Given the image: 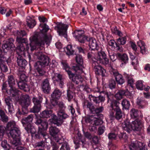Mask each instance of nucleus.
I'll return each instance as SVG.
<instances>
[{"label": "nucleus", "mask_w": 150, "mask_h": 150, "mask_svg": "<svg viewBox=\"0 0 150 150\" xmlns=\"http://www.w3.org/2000/svg\"><path fill=\"white\" fill-rule=\"evenodd\" d=\"M88 98L91 100H92L95 104L94 105L92 103L88 100H83V106L84 108L88 109L90 112L94 115L95 116H97L98 118L103 117V115L100 114L103 110V107L101 105L99 107L100 103H102L105 100V97L100 95L97 97H95L91 95L88 96Z\"/></svg>", "instance_id": "nucleus-1"}, {"label": "nucleus", "mask_w": 150, "mask_h": 150, "mask_svg": "<svg viewBox=\"0 0 150 150\" xmlns=\"http://www.w3.org/2000/svg\"><path fill=\"white\" fill-rule=\"evenodd\" d=\"M30 50L33 51L36 49V44L42 46L44 45L45 43L48 44L51 40V37L50 36L48 38L46 35L42 33H35L30 38Z\"/></svg>", "instance_id": "nucleus-2"}, {"label": "nucleus", "mask_w": 150, "mask_h": 150, "mask_svg": "<svg viewBox=\"0 0 150 150\" xmlns=\"http://www.w3.org/2000/svg\"><path fill=\"white\" fill-rule=\"evenodd\" d=\"M123 129L128 133H130L132 130L140 131L142 127V121L139 119H136L130 124L129 120L126 119L122 124Z\"/></svg>", "instance_id": "nucleus-3"}, {"label": "nucleus", "mask_w": 150, "mask_h": 150, "mask_svg": "<svg viewBox=\"0 0 150 150\" xmlns=\"http://www.w3.org/2000/svg\"><path fill=\"white\" fill-rule=\"evenodd\" d=\"M63 69L67 72L69 79L76 84L81 83L83 81V79L80 74H74L70 70L71 68L68 64L66 62H62Z\"/></svg>", "instance_id": "nucleus-4"}, {"label": "nucleus", "mask_w": 150, "mask_h": 150, "mask_svg": "<svg viewBox=\"0 0 150 150\" xmlns=\"http://www.w3.org/2000/svg\"><path fill=\"white\" fill-rule=\"evenodd\" d=\"M30 103V100L29 95L27 94L22 95L19 100V103L22 107V112L20 111L19 109L18 108L17 114L21 115L26 113L28 111V108Z\"/></svg>", "instance_id": "nucleus-5"}, {"label": "nucleus", "mask_w": 150, "mask_h": 150, "mask_svg": "<svg viewBox=\"0 0 150 150\" xmlns=\"http://www.w3.org/2000/svg\"><path fill=\"white\" fill-rule=\"evenodd\" d=\"M21 133L18 127L10 131L8 134V136L9 137H11L13 139L10 141V143L14 147L16 145L21 144V138L20 137Z\"/></svg>", "instance_id": "nucleus-6"}, {"label": "nucleus", "mask_w": 150, "mask_h": 150, "mask_svg": "<svg viewBox=\"0 0 150 150\" xmlns=\"http://www.w3.org/2000/svg\"><path fill=\"white\" fill-rule=\"evenodd\" d=\"M16 41L18 43L16 49V56L24 55L25 51V46H26L27 50L29 49L28 45L27 43V39L24 38L18 37L16 38Z\"/></svg>", "instance_id": "nucleus-7"}, {"label": "nucleus", "mask_w": 150, "mask_h": 150, "mask_svg": "<svg viewBox=\"0 0 150 150\" xmlns=\"http://www.w3.org/2000/svg\"><path fill=\"white\" fill-rule=\"evenodd\" d=\"M57 115L58 118L55 115H53L51 122L52 123L59 126L63 123L62 120L67 118L68 115L65 113V112H58Z\"/></svg>", "instance_id": "nucleus-8"}, {"label": "nucleus", "mask_w": 150, "mask_h": 150, "mask_svg": "<svg viewBox=\"0 0 150 150\" xmlns=\"http://www.w3.org/2000/svg\"><path fill=\"white\" fill-rule=\"evenodd\" d=\"M35 54L37 58L40 60V61L35 63L36 65H40L43 67L48 66L49 63V58L48 57L42 54L41 52H36Z\"/></svg>", "instance_id": "nucleus-9"}, {"label": "nucleus", "mask_w": 150, "mask_h": 150, "mask_svg": "<svg viewBox=\"0 0 150 150\" xmlns=\"http://www.w3.org/2000/svg\"><path fill=\"white\" fill-rule=\"evenodd\" d=\"M43 98L41 96L38 97H34L32 99V101L34 106L30 109L31 112L33 113L38 112L41 109V103L42 102Z\"/></svg>", "instance_id": "nucleus-10"}, {"label": "nucleus", "mask_w": 150, "mask_h": 150, "mask_svg": "<svg viewBox=\"0 0 150 150\" xmlns=\"http://www.w3.org/2000/svg\"><path fill=\"white\" fill-rule=\"evenodd\" d=\"M42 125V127H38V132L35 134L36 138L38 139H42L43 138L45 139L46 141L47 138H48V136L47 134L46 130L48 128V126L45 124Z\"/></svg>", "instance_id": "nucleus-11"}, {"label": "nucleus", "mask_w": 150, "mask_h": 150, "mask_svg": "<svg viewBox=\"0 0 150 150\" xmlns=\"http://www.w3.org/2000/svg\"><path fill=\"white\" fill-rule=\"evenodd\" d=\"M68 27L67 25L60 23L57 24V26L55 27L54 29L57 31L60 36H63L65 38H67V31Z\"/></svg>", "instance_id": "nucleus-12"}, {"label": "nucleus", "mask_w": 150, "mask_h": 150, "mask_svg": "<svg viewBox=\"0 0 150 150\" xmlns=\"http://www.w3.org/2000/svg\"><path fill=\"white\" fill-rule=\"evenodd\" d=\"M73 34L75 38L81 43H84L86 41H88L89 38L85 35L82 31L75 30Z\"/></svg>", "instance_id": "nucleus-13"}, {"label": "nucleus", "mask_w": 150, "mask_h": 150, "mask_svg": "<svg viewBox=\"0 0 150 150\" xmlns=\"http://www.w3.org/2000/svg\"><path fill=\"white\" fill-rule=\"evenodd\" d=\"M109 117L111 120L116 119L119 120L122 117V113L121 109L110 111Z\"/></svg>", "instance_id": "nucleus-14"}, {"label": "nucleus", "mask_w": 150, "mask_h": 150, "mask_svg": "<svg viewBox=\"0 0 150 150\" xmlns=\"http://www.w3.org/2000/svg\"><path fill=\"white\" fill-rule=\"evenodd\" d=\"M2 53L1 54V70L2 71L6 72L8 71V68L6 65V64L8 63V57L6 54H4V53Z\"/></svg>", "instance_id": "nucleus-15"}, {"label": "nucleus", "mask_w": 150, "mask_h": 150, "mask_svg": "<svg viewBox=\"0 0 150 150\" xmlns=\"http://www.w3.org/2000/svg\"><path fill=\"white\" fill-rule=\"evenodd\" d=\"M126 39V37H124L120 38L117 40V42H115L116 50L120 52L123 51V48L121 45H123L125 44Z\"/></svg>", "instance_id": "nucleus-16"}, {"label": "nucleus", "mask_w": 150, "mask_h": 150, "mask_svg": "<svg viewBox=\"0 0 150 150\" xmlns=\"http://www.w3.org/2000/svg\"><path fill=\"white\" fill-rule=\"evenodd\" d=\"M41 85L42 91L45 93L48 94L50 93L51 88L49 80L48 79L43 80Z\"/></svg>", "instance_id": "nucleus-17"}, {"label": "nucleus", "mask_w": 150, "mask_h": 150, "mask_svg": "<svg viewBox=\"0 0 150 150\" xmlns=\"http://www.w3.org/2000/svg\"><path fill=\"white\" fill-rule=\"evenodd\" d=\"M111 71L112 74L115 76V80L118 84L122 85L125 83V80L121 74L113 68L112 69Z\"/></svg>", "instance_id": "nucleus-18"}, {"label": "nucleus", "mask_w": 150, "mask_h": 150, "mask_svg": "<svg viewBox=\"0 0 150 150\" xmlns=\"http://www.w3.org/2000/svg\"><path fill=\"white\" fill-rule=\"evenodd\" d=\"M14 42V39L12 38H9L5 43L2 45V49L4 50L5 49L8 50L11 49V48L14 47H15L13 44Z\"/></svg>", "instance_id": "nucleus-19"}, {"label": "nucleus", "mask_w": 150, "mask_h": 150, "mask_svg": "<svg viewBox=\"0 0 150 150\" xmlns=\"http://www.w3.org/2000/svg\"><path fill=\"white\" fill-rule=\"evenodd\" d=\"M94 69L96 74L101 75L102 76H105V70L101 66H99L98 64H94Z\"/></svg>", "instance_id": "nucleus-20"}, {"label": "nucleus", "mask_w": 150, "mask_h": 150, "mask_svg": "<svg viewBox=\"0 0 150 150\" xmlns=\"http://www.w3.org/2000/svg\"><path fill=\"white\" fill-rule=\"evenodd\" d=\"M17 84L20 89L23 90L25 92L29 91L30 90V87L25 81H20L17 83Z\"/></svg>", "instance_id": "nucleus-21"}, {"label": "nucleus", "mask_w": 150, "mask_h": 150, "mask_svg": "<svg viewBox=\"0 0 150 150\" xmlns=\"http://www.w3.org/2000/svg\"><path fill=\"white\" fill-rule=\"evenodd\" d=\"M82 66L79 64H73L71 67H70V70H72L74 71V74H81L83 72V69H82Z\"/></svg>", "instance_id": "nucleus-22"}, {"label": "nucleus", "mask_w": 150, "mask_h": 150, "mask_svg": "<svg viewBox=\"0 0 150 150\" xmlns=\"http://www.w3.org/2000/svg\"><path fill=\"white\" fill-rule=\"evenodd\" d=\"M53 115L52 114V111L51 110H46L42 112L40 114V117L41 118H48L50 117L51 116V118L52 119V117Z\"/></svg>", "instance_id": "nucleus-23"}, {"label": "nucleus", "mask_w": 150, "mask_h": 150, "mask_svg": "<svg viewBox=\"0 0 150 150\" xmlns=\"http://www.w3.org/2000/svg\"><path fill=\"white\" fill-rule=\"evenodd\" d=\"M16 57H17V62L18 65L21 67L24 68L27 64V62L21 56L18 55Z\"/></svg>", "instance_id": "nucleus-24"}, {"label": "nucleus", "mask_w": 150, "mask_h": 150, "mask_svg": "<svg viewBox=\"0 0 150 150\" xmlns=\"http://www.w3.org/2000/svg\"><path fill=\"white\" fill-rule=\"evenodd\" d=\"M89 42V46L92 50L96 49L98 50V45L96 40L94 38H89L88 40Z\"/></svg>", "instance_id": "nucleus-25"}, {"label": "nucleus", "mask_w": 150, "mask_h": 150, "mask_svg": "<svg viewBox=\"0 0 150 150\" xmlns=\"http://www.w3.org/2000/svg\"><path fill=\"white\" fill-rule=\"evenodd\" d=\"M120 104V103L119 101L115 100L110 103V111H113L120 109L119 106Z\"/></svg>", "instance_id": "nucleus-26"}, {"label": "nucleus", "mask_w": 150, "mask_h": 150, "mask_svg": "<svg viewBox=\"0 0 150 150\" xmlns=\"http://www.w3.org/2000/svg\"><path fill=\"white\" fill-rule=\"evenodd\" d=\"M5 100L6 104L8 106L9 112L11 114L14 110V109L11 98L7 97L5 99Z\"/></svg>", "instance_id": "nucleus-27"}, {"label": "nucleus", "mask_w": 150, "mask_h": 150, "mask_svg": "<svg viewBox=\"0 0 150 150\" xmlns=\"http://www.w3.org/2000/svg\"><path fill=\"white\" fill-rule=\"evenodd\" d=\"M117 56L118 58L121 61L122 63L126 64L127 63L129 60L127 54L125 53L122 54L120 53L117 54Z\"/></svg>", "instance_id": "nucleus-28"}, {"label": "nucleus", "mask_w": 150, "mask_h": 150, "mask_svg": "<svg viewBox=\"0 0 150 150\" xmlns=\"http://www.w3.org/2000/svg\"><path fill=\"white\" fill-rule=\"evenodd\" d=\"M62 93L58 88H56L51 95V97L53 99H58L61 96Z\"/></svg>", "instance_id": "nucleus-29"}, {"label": "nucleus", "mask_w": 150, "mask_h": 150, "mask_svg": "<svg viewBox=\"0 0 150 150\" xmlns=\"http://www.w3.org/2000/svg\"><path fill=\"white\" fill-rule=\"evenodd\" d=\"M20 92L13 86L10 87V89L7 93L13 97L18 96Z\"/></svg>", "instance_id": "nucleus-30"}, {"label": "nucleus", "mask_w": 150, "mask_h": 150, "mask_svg": "<svg viewBox=\"0 0 150 150\" xmlns=\"http://www.w3.org/2000/svg\"><path fill=\"white\" fill-rule=\"evenodd\" d=\"M33 118V115L30 114L26 117H23L22 120V123L23 125L31 124Z\"/></svg>", "instance_id": "nucleus-31"}, {"label": "nucleus", "mask_w": 150, "mask_h": 150, "mask_svg": "<svg viewBox=\"0 0 150 150\" xmlns=\"http://www.w3.org/2000/svg\"><path fill=\"white\" fill-rule=\"evenodd\" d=\"M102 57V60L103 61L105 64H108L109 63V59L107 58L106 54L102 50L98 53V56L97 57Z\"/></svg>", "instance_id": "nucleus-32"}, {"label": "nucleus", "mask_w": 150, "mask_h": 150, "mask_svg": "<svg viewBox=\"0 0 150 150\" xmlns=\"http://www.w3.org/2000/svg\"><path fill=\"white\" fill-rule=\"evenodd\" d=\"M59 132V129L56 127L51 126L49 128L50 134L53 137H55Z\"/></svg>", "instance_id": "nucleus-33"}, {"label": "nucleus", "mask_w": 150, "mask_h": 150, "mask_svg": "<svg viewBox=\"0 0 150 150\" xmlns=\"http://www.w3.org/2000/svg\"><path fill=\"white\" fill-rule=\"evenodd\" d=\"M18 127L15 121H11L8 122L6 125V128L9 131L14 129Z\"/></svg>", "instance_id": "nucleus-34"}, {"label": "nucleus", "mask_w": 150, "mask_h": 150, "mask_svg": "<svg viewBox=\"0 0 150 150\" xmlns=\"http://www.w3.org/2000/svg\"><path fill=\"white\" fill-rule=\"evenodd\" d=\"M87 56L88 58L92 61L93 66H94L95 64H98V63L97 62V59L95 57V55L94 53L92 52H88Z\"/></svg>", "instance_id": "nucleus-35"}, {"label": "nucleus", "mask_w": 150, "mask_h": 150, "mask_svg": "<svg viewBox=\"0 0 150 150\" xmlns=\"http://www.w3.org/2000/svg\"><path fill=\"white\" fill-rule=\"evenodd\" d=\"M25 129L28 133L33 134L36 131L34 127L30 123L27 125L25 127Z\"/></svg>", "instance_id": "nucleus-36"}, {"label": "nucleus", "mask_w": 150, "mask_h": 150, "mask_svg": "<svg viewBox=\"0 0 150 150\" xmlns=\"http://www.w3.org/2000/svg\"><path fill=\"white\" fill-rule=\"evenodd\" d=\"M89 119L91 121H93V124L96 126H98L103 123L102 121L101 120L94 116H90Z\"/></svg>", "instance_id": "nucleus-37"}, {"label": "nucleus", "mask_w": 150, "mask_h": 150, "mask_svg": "<svg viewBox=\"0 0 150 150\" xmlns=\"http://www.w3.org/2000/svg\"><path fill=\"white\" fill-rule=\"evenodd\" d=\"M137 44L140 47L141 52L143 54H146V50L144 42L140 40L137 42Z\"/></svg>", "instance_id": "nucleus-38"}, {"label": "nucleus", "mask_w": 150, "mask_h": 150, "mask_svg": "<svg viewBox=\"0 0 150 150\" xmlns=\"http://www.w3.org/2000/svg\"><path fill=\"white\" fill-rule=\"evenodd\" d=\"M136 103L137 108L139 109H141L144 108L146 102L144 100L142 99H137Z\"/></svg>", "instance_id": "nucleus-39"}, {"label": "nucleus", "mask_w": 150, "mask_h": 150, "mask_svg": "<svg viewBox=\"0 0 150 150\" xmlns=\"http://www.w3.org/2000/svg\"><path fill=\"white\" fill-rule=\"evenodd\" d=\"M139 111L137 109L132 108L130 111V114L132 118H135L139 116Z\"/></svg>", "instance_id": "nucleus-40"}, {"label": "nucleus", "mask_w": 150, "mask_h": 150, "mask_svg": "<svg viewBox=\"0 0 150 150\" xmlns=\"http://www.w3.org/2000/svg\"><path fill=\"white\" fill-rule=\"evenodd\" d=\"M8 117L6 115L3 110H1V121L5 123L8 122Z\"/></svg>", "instance_id": "nucleus-41"}, {"label": "nucleus", "mask_w": 150, "mask_h": 150, "mask_svg": "<svg viewBox=\"0 0 150 150\" xmlns=\"http://www.w3.org/2000/svg\"><path fill=\"white\" fill-rule=\"evenodd\" d=\"M121 104L123 107V109H124L126 110H128L130 105V102L126 99H124L122 100Z\"/></svg>", "instance_id": "nucleus-42"}, {"label": "nucleus", "mask_w": 150, "mask_h": 150, "mask_svg": "<svg viewBox=\"0 0 150 150\" xmlns=\"http://www.w3.org/2000/svg\"><path fill=\"white\" fill-rule=\"evenodd\" d=\"M35 123L36 125L40 126H39L38 127H42V125H43V124H45L46 125H47V126H48V122L45 121H43L40 118H37L36 120Z\"/></svg>", "instance_id": "nucleus-43"}, {"label": "nucleus", "mask_w": 150, "mask_h": 150, "mask_svg": "<svg viewBox=\"0 0 150 150\" xmlns=\"http://www.w3.org/2000/svg\"><path fill=\"white\" fill-rule=\"evenodd\" d=\"M40 26L42 28V33H42L44 34H45V35H46L47 36V37L48 38H49L50 36H51V37L52 38V36L51 35H50L49 36H48L47 35H46V34H44L43 33H46L47 32V31L49 30V28H48V25H47V24L45 23L44 24H40Z\"/></svg>", "instance_id": "nucleus-44"}, {"label": "nucleus", "mask_w": 150, "mask_h": 150, "mask_svg": "<svg viewBox=\"0 0 150 150\" xmlns=\"http://www.w3.org/2000/svg\"><path fill=\"white\" fill-rule=\"evenodd\" d=\"M8 81L9 86L10 87L13 86L15 84V79L12 75H10L8 76Z\"/></svg>", "instance_id": "nucleus-45"}, {"label": "nucleus", "mask_w": 150, "mask_h": 150, "mask_svg": "<svg viewBox=\"0 0 150 150\" xmlns=\"http://www.w3.org/2000/svg\"><path fill=\"white\" fill-rule=\"evenodd\" d=\"M66 50H65L66 54L68 55H72L74 53V51L72 49V46L71 45H68L66 48Z\"/></svg>", "instance_id": "nucleus-46"}, {"label": "nucleus", "mask_w": 150, "mask_h": 150, "mask_svg": "<svg viewBox=\"0 0 150 150\" xmlns=\"http://www.w3.org/2000/svg\"><path fill=\"white\" fill-rule=\"evenodd\" d=\"M35 67L40 75L42 76L45 74V71L43 70L41 68V67H40L39 65H36V64H35Z\"/></svg>", "instance_id": "nucleus-47"}, {"label": "nucleus", "mask_w": 150, "mask_h": 150, "mask_svg": "<svg viewBox=\"0 0 150 150\" xmlns=\"http://www.w3.org/2000/svg\"><path fill=\"white\" fill-rule=\"evenodd\" d=\"M52 79L54 81H61L63 78L62 75L59 74L55 73L52 77Z\"/></svg>", "instance_id": "nucleus-48"}, {"label": "nucleus", "mask_w": 150, "mask_h": 150, "mask_svg": "<svg viewBox=\"0 0 150 150\" xmlns=\"http://www.w3.org/2000/svg\"><path fill=\"white\" fill-rule=\"evenodd\" d=\"M116 83L115 80L113 79H110L109 81L108 86L109 88L112 89L115 88Z\"/></svg>", "instance_id": "nucleus-49"}, {"label": "nucleus", "mask_w": 150, "mask_h": 150, "mask_svg": "<svg viewBox=\"0 0 150 150\" xmlns=\"http://www.w3.org/2000/svg\"><path fill=\"white\" fill-rule=\"evenodd\" d=\"M28 26L30 28H33L36 24V22L33 19L28 20L27 21Z\"/></svg>", "instance_id": "nucleus-50"}, {"label": "nucleus", "mask_w": 150, "mask_h": 150, "mask_svg": "<svg viewBox=\"0 0 150 150\" xmlns=\"http://www.w3.org/2000/svg\"><path fill=\"white\" fill-rule=\"evenodd\" d=\"M76 62L81 65H82L83 63V60L81 56L77 55L76 57Z\"/></svg>", "instance_id": "nucleus-51"}, {"label": "nucleus", "mask_w": 150, "mask_h": 150, "mask_svg": "<svg viewBox=\"0 0 150 150\" xmlns=\"http://www.w3.org/2000/svg\"><path fill=\"white\" fill-rule=\"evenodd\" d=\"M118 137L121 140H123L125 142H127L128 137L126 134L120 133L118 134Z\"/></svg>", "instance_id": "nucleus-52"}, {"label": "nucleus", "mask_w": 150, "mask_h": 150, "mask_svg": "<svg viewBox=\"0 0 150 150\" xmlns=\"http://www.w3.org/2000/svg\"><path fill=\"white\" fill-rule=\"evenodd\" d=\"M138 150H147V148L145 145L141 142L138 143Z\"/></svg>", "instance_id": "nucleus-53"}, {"label": "nucleus", "mask_w": 150, "mask_h": 150, "mask_svg": "<svg viewBox=\"0 0 150 150\" xmlns=\"http://www.w3.org/2000/svg\"><path fill=\"white\" fill-rule=\"evenodd\" d=\"M58 105L59 107L58 112H65V106L63 102H59L58 104Z\"/></svg>", "instance_id": "nucleus-54"}, {"label": "nucleus", "mask_w": 150, "mask_h": 150, "mask_svg": "<svg viewBox=\"0 0 150 150\" xmlns=\"http://www.w3.org/2000/svg\"><path fill=\"white\" fill-rule=\"evenodd\" d=\"M105 94L106 95L108 99V103H109L110 101V103H111V102L115 100H114V96L113 94L108 92L106 93Z\"/></svg>", "instance_id": "nucleus-55"}, {"label": "nucleus", "mask_w": 150, "mask_h": 150, "mask_svg": "<svg viewBox=\"0 0 150 150\" xmlns=\"http://www.w3.org/2000/svg\"><path fill=\"white\" fill-rule=\"evenodd\" d=\"M73 95L74 93L72 91L69 90H67V99L69 101H70L73 99Z\"/></svg>", "instance_id": "nucleus-56"}, {"label": "nucleus", "mask_w": 150, "mask_h": 150, "mask_svg": "<svg viewBox=\"0 0 150 150\" xmlns=\"http://www.w3.org/2000/svg\"><path fill=\"white\" fill-rule=\"evenodd\" d=\"M136 87L138 89L140 90H143L144 89V86L143 85L142 81H137L136 82Z\"/></svg>", "instance_id": "nucleus-57"}, {"label": "nucleus", "mask_w": 150, "mask_h": 150, "mask_svg": "<svg viewBox=\"0 0 150 150\" xmlns=\"http://www.w3.org/2000/svg\"><path fill=\"white\" fill-rule=\"evenodd\" d=\"M1 146L5 149L9 150L10 146L7 143V141L6 140H4L2 142Z\"/></svg>", "instance_id": "nucleus-58"}, {"label": "nucleus", "mask_w": 150, "mask_h": 150, "mask_svg": "<svg viewBox=\"0 0 150 150\" xmlns=\"http://www.w3.org/2000/svg\"><path fill=\"white\" fill-rule=\"evenodd\" d=\"M109 55L111 60L112 62L115 61L117 57V55H116V54L113 52H111V53L109 52Z\"/></svg>", "instance_id": "nucleus-59"}, {"label": "nucleus", "mask_w": 150, "mask_h": 150, "mask_svg": "<svg viewBox=\"0 0 150 150\" xmlns=\"http://www.w3.org/2000/svg\"><path fill=\"white\" fill-rule=\"evenodd\" d=\"M69 145L67 143H64L60 148V150H70Z\"/></svg>", "instance_id": "nucleus-60"}, {"label": "nucleus", "mask_w": 150, "mask_h": 150, "mask_svg": "<svg viewBox=\"0 0 150 150\" xmlns=\"http://www.w3.org/2000/svg\"><path fill=\"white\" fill-rule=\"evenodd\" d=\"M20 145H16L14 147L12 146V145L11 144V147L13 148L14 150H27L26 148L18 146Z\"/></svg>", "instance_id": "nucleus-61"}, {"label": "nucleus", "mask_w": 150, "mask_h": 150, "mask_svg": "<svg viewBox=\"0 0 150 150\" xmlns=\"http://www.w3.org/2000/svg\"><path fill=\"white\" fill-rule=\"evenodd\" d=\"M108 137L109 139L112 140L115 139L116 135L113 132H111L108 134Z\"/></svg>", "instance_id": "nucleus-62"}, {"label": "nucleus", "mask_w": 150, "mask_h": 150, "mask_svg": "<svg viewBox=\"0 0 150 150\" xmlns=\"http://www.w3.org/2000/svg\"><path fill=\"white\" fill-rule=\"evenodd\" d=\"M105 130V127L103 126H100L98 128V134L100 135L102 134L104 132Z\"/></svg>", "instance_id": "nucleus-63"}, {"label": "nucleus", "mask_w": 150, "mask_h": 150, "mask_svg": "<svg viewBox=\"0 0 150 150\" xmlns=\"http://www.w3.org/2000/svg\"><path fill=\"white\" fill-rule=\"evenodd\" d=\"M130 150H136L137 146L134 143H131L129 145Z\"/></svg>", "instance_id": "nucleus-64"}]
</instances>
